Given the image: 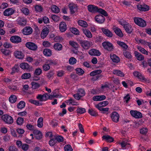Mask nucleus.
<instances>
[{
    "label": "nucleus",
    "instance_id": "b1692460",
    "mask_svg": "<svg viewBox=\"0 0 151 151\" xmlns=\"http://www.w3.org/2000/svg\"><path fill=\"white\" fill-rule=\"evenodd\" d=\"M60 30L62 32H65L67 29V25L66 23L64 22H61L59 24Z\"/></svg>",
    "mask_w": 151,
    "mask_h": 151
},
{
    "label": "nucleus",
    "instance_id": "bf43d9fd",
    "mask_svg": "<svg viewBox=\"0 0 151 151\" xmlns=\"http://www.w3.org/2000/svg\"><path fill=\"white\" fill-rule=\"evenodd\" d=\"M98 12L100 13L102 15H104L106 17L108 15L107 12L102 9L100 8L99 9Z\"/></svg>",
    "mask_w": 151,
    "mask_h": 151
},
{
    "label": "nucleus",
    "instance_id": "f8f14e48",
    "mask_svg": "<svg viewBox=\"0 0 151 151\" xmlns=\"http://www.w3.org/2000/svg\"><path fill=\"white\" fill-rule=\"evenodd\" d=\"M137 9L140 11H147L149 9V7L147 5L144 4H138L137 6Z\"/></svg>",
    "mask_w": 151,
    "mask_h": 151
},
{
    "label": "nucleus",
    "instance_id": "774afa93",
    "mask_svg": "<svg viewBox=\"0 0 151 151\" xmlns=\"http://www.w3.org/2000/svg\"><path fill=\"white\" fill-rule=\"evenodd\" d=\"M9 151H17L18 149L15 146H11L9 148Z\"/></svg>",
    "mask_w": 151,
    "mask_h": 151
},
{
    "label": "nucleus",
    "instance_id": "a18cd8bd",
    "mask_svg": "<svg viewBox=\"0 0 151 151\" xmlns=\"http://www.w3.org/2000/svg\"><path fill=\"white\" fill-rule=\"evenodd\" d=\"M137 48L141 53L146 55H148V52L144 48L140 46H137Z\"/></svg>",
    "mask_w": 151,
    "mask_h": 151
},
{
    "label": "nucleus",
    "instance_id": "423d86ee",
    "mask_svg": "<svg viewBox=\"0 0 151 151\" xmlns=\"http://www.w3.org/2000/svg\"><path fill=\"white\" fill-rule=\"evenodd\" d=\"M130 113L133 117L136 118H140L142 116L141 112L136 110H131Z\"/></svg>",
    "mask_w": 151,
    "mask_h": 151
},
{
    "label": "nucleus",
    "instance_id": "ea45409f",
    "mask_svg": "<svg viewBox=\"0 0 151 151\" xmlns=\"http://www.w3.org/2000/svg\"><path fill=\"white\" fill-rule=\"evenodd\" d=\"M102 71L100 70H96L91 72L90 73V75L92 76H96L98 74L101 73Z\"/></svg>",
    "mask_w": 151,
    "mask_h": 151
},
{
    "label": "nucleus",
    "instance_id": "72a5a7b5",
    "mask_svg": "<svg viewBox=\"0 0 151 151\" xmlns=\"http://www.w3.org/2000/svg\"><path fill=\"white\" fill-rule=\"evenodd\" d=\"M28 101L31 103L35 104L36 106H41L42 104L38 101L34 100L32 99H29Z\"/></svg>",
    "mask_w": 151,
    "mask_h": 151
},
{
    "label": "nucleus",
    "instance_id": "dca6fc26",
    "mask_svg": "<svg viewBox=\"0 0 151 151\" xmlns=\"http://www.w3.org/2000/svg\"><path fill=\"white\" fill-rule=\"evenodd\" d=\"M19 66L22 69H25L28 71L31 70V67L28 64L26 63H22L20 64Z\"/></svg>",
    "mask_w": 151,
    "mask_h": 151
},
{
    "label": "nucleus",
    "instance_id": "aec40b11",
    "mask_svg": "<svg viewBox=\"0 0 151 151\" xmlns=\"http://www.w3.org/2000/svg\"><path fill=\"white\" fill-rule=\"evenodd\" d=\"M14 56L17 58L22 59L24 57L23 54L21 51L16 50L14 53Z\"/></svg>",
    "mask_w": 151,
    "mask_h": 151
},
{
    "label": "nucleus",
    "instance_id": "4d7b16f0",
    "mask_svg": "<svg viewBox=\"0 0 151 151\" xmlns=\"http://www.w3.org/2000/svg\"><path fill=\"white\" fill-rule=\"evenodd\" d=\"M77 93L80 95L81 97L84 96L85 94L84 90L83 89H79Z\"/></svg>",
    "mask_w": 151,
    "mask_h": 151
},
{
    "label": "nucleus",
    "instance_id": "1a4fd4ad",
    "mask_svg": "<svg viewBox=\"0 0 151 151\" xmlns=\"http://www.w3.org/2000/svg\"><path fill=\"white\" fill-rule=\"evenodd\" d=\"M88 10L90 12L94 13L98 12L99 8L98 7L93 5H89L87 6Z\"/></svg>",
    "mask_w": 151,
    "mask_h": 151
},
{
    "label": "nucleus",
    "instance_id": "4468645a",
    "mask_svg": "<svg viewBox=\"0 0 151 151\" xmlns=\"http://www.w3.org/2000/svg\"><path fill=\"white\" fill-rule=\"evenodd\" d=\"M103 33L106 36L109 37H111L113 36V34L112 32L109 29L102 28L101 29Z\"/></svg>",
    "mask_w": 151,
    "mask_h": 151
},
{
    "label": "nucleus",
    "instance_id": "20e7f679",
    "mask_svg": "<svg viewBox=\"0 0 151 151\" xmlns=\"http://www.w3.org/2000/svg\"><path fill=\"white\" fill-rule=\"evenodd\" d=\"M102 45L104 48L108 51H112L114 49L112 44L109 42H104Z\"/></svg>",
    "mask_w": 151,
    "mask_h": 151
},
{
    "label": "nucleus",
    "instance_id": "de8ad7c7",
    "mask_svg": "<svg viewBox=\"0 0 151 151\" xmlns=\"http://www.w3.org/2000/svg\"><path fill=\"white\" fill-rule=\"evenodd\" d=\"M113 73L114 74L116 75L117 76L123 77L124 76L123 73L120 70H115L113 71Z\"/></svg>",
    "mask_w": 151,
    "mask_h": 151
},
{
    "label": "nucleus",
    "instance_id": "f704fd0d",
    "mask_svg": "<svg viewBox=\"0 0 151 151\" xmlns=\"http://www.w3.org/2000/svg\"><path fill=\"white\" fill-rule=\"evenodd\" d=\"M88 113L91 116H96L98 115L97 112L91 108L88 109Z\"/></svg>",
    "mask_w": 151,
    "mask_h": 151
},
{
    "label": "nucleus",
    "instance_id": "603ef678",
    "mask_svg": "<svg viewBox=\"0 0 151 151\" xmlns=\"http://www.w3.org/2000/svg\"><path fill=\"white\" fill-rule=\"evenodd\" d=\"M31 77V74L30 73H24L23 74L21 77L22 79H26L29 78Z\"/></svg>",
    "mask_w": 151,
    "mask_h": 151
},
{
    "label": "nucleus",
    "instance_id": "f257e3e1",
    "mask_svg": "<svg viewBox=\"0 0 151 151\" xmlns=\"http://www.w3.org/2000/svg\"><path fill=\"white\" fill-rule=\"evenodd\" d=\"M134 21L136 24L140 27H144L146 26V22L141 18L134 17Z\"/></svg>",
    "mask_w": 151,
    "mask_h": 151
},
{
    "label": "nucleus",
    "instance_id": "4be33fe9",
    "mask_svg": "<svg viewBox=\"0 0 151 151\" xmlns=\"http://www.w3.org/2000/svg\"><path fill=\"white\" fill-rule=\"evenodd\" d=\"M49 32V29L47 27L44 28L42 30L41 34V37L44 39L45 38Z\"/></svg>",
    "mask_w": 151,
    "mask_h": 151
},
{
    "label": "nucleus",
    "instance_id": "338daca9",
    "mask_svg": "<svg viewBox=\"0 0 151 151\" xmlns=\"http://www.w3.org/2000/svg\"><path fill=\"white\" fill-rule=\"evenodd\" d=\"M1 51L5 55H8L9 54V51L4 49H1Z\"/></svg>",
    "mask_w": 151,
    "mask_h": 151
},
{
    "label": "nucleus",
    "instance_id": "9b49d317",
    "mask_svg": "<svg viewBox=\"0 0 151 151\" xmlns=\"http://www.w3.org/2000/svg\"><path fill=\"white\" fill-rule=\"evenodd\" d=\"M111 117L114 122L116 123L119 121V116L116 112H114L111 114Z\"/></svg>",
    "mask_w": 151,
    "mask_h": 151
},
{
    "label": "nucleus",
    "instance_id": "c85d7f7f",
    "mask_svg": "<svg viewBox=\"0 0 151 151\" xmlns=\"http://www.w3.org/2000/svg\"><path fill=\"white\" fill-rule=\"evenodd\" d=\"M55 72L53 70H50L46 74V76L49 80L52 79L54 76Z\"/></svg>",
    "mask_w": 151,
    "mask_h": 151
},
{
    "label": "nucleus",
    "instance_id": "a19ab883",
    "mask_svg": "<svg viewBox=\"0 0 151 151\" xmlns=\"http://www.w3.org/2000/svg\"><path fill=\"white\" fill-rule=\"evenodd\" d=\"M78 23L80 26L84 27H87L88 26L87 22L82 20H79L78 22Z\"/></svg>",
    "mask_w": 151,
    "mask_h": 151
},
{
    "label": "nucleus",
    "instance_id": "13d9d810",
    "mask_svg": "<svg viewBox=\"0 0 151 151\" xmlns=\"http://www.w3.org/2000/svg\"><path fill=\"white\" fill-rule=\"evenodd\" d=\"M76 111L78 113L80 114H82L85 112L86 110L84 108L78 107Z\"/></svg>",
    "mask_w": 151,
    "mask_h": 151
},
{
    "label": "nucleus",
    "instance_id": "6ab92c4d",
    "mask_svg": "<svg viewBox=\"0 0 151 151\" xmlns=\"http://www.w3.org/2000/svg\"><path fill=\"white\" fill-rule=\"evenodd\" d=\"M18 24L22 26H24L26 24L27 21L24 17H19L17 20Z\"/></svg>",
    "mask_w": 151,
    "mask_h": 151
},
{
    "label": "nucleus",
    "instance_id": "864d4df0",
    "mask_svg": "<svg viewBox=\"0 0 151 151\" xmlns=\"http://www.w3.org/2000/svg\"><path fill=\"white\" fill-rule=\"evenodd\" d=\"M123 54L125 57L128 59H131L132 58V56L130 52L124 50L123 51Z\"/></svg>",
    "mask_w": 151,
    "mask_h": 151
},
{
    "label": "nucleus",
    "instance_id": "cd10ccee",
    "mask_svg": "<svg viewBox=\"0 0 151 151\" xmlns=\"http://www.w3.org/2000/svg\"><path fill=\"white\" fill-rule=\"evenodd\" d=\"M69 8L71 14H73L77 10V6L75 4H70L69 5Z\"/></svg>",
    "mask_w": 151,
    "mask_h": 151
},
{
    "label": "nucleus",
    "instance_id": "79ce46f5",
    "mask_svg": "<svg viewBox=\"0 0 151 151\" xmlns=\"http://www.w3.org/2000/svg\"><path fill=\"white\" fill-rule=\"evenodd\" d=\"M54 138L55 141L59 142H62L63 140V137L60 135H54Z\"/></svg>",
    "mask_w": 151,
    "mask_h": 151
},
{
    "label": "nucleus",
    "instance_id": "39448f33",
    "mask_svg": "<svg viewBox=\"0 0 151 151\" xmlns=\"http://www.w3.org/2000/svg\"><path fill=\"white\" fill-rule=\"evenodd\" d=\"M79 42L81 46L84 49H88L91 46V42L88 41L81 40Z\"/></svg>",
    "mask_w": 151,
    "mask_h": 151
},
{
    "label": "nucleus",
    "instance_id": "3c124183",
    "mask_svg": "<svg viewBox=\"0 0 151 151\" xmlns=\"http://www.w3.org/2000/svg\"><path fill=\"white\" fill-rule=\"evenodd\" d=\"M76 73L79 75H82L84 73V71L81 68H77L76 69Z\"/></svg>",
    "mask_w": 151,
    "mask_h": 151
},
{
    "label": "nucleus",
    "instance_id": "5fc2aeb1",
    "mask_svg": "<svg viewBox=\"0 0 151 151\" xmlns=\"http://www.w3.org/2000/svg\"><path fill=\"white\" fill-rule=\"evenodd\" d=\"M69 44L72 47L76 48H78L79 46L78 44L77 43L72 41H70L69 42Z\"/></svg>",
    "mask_w": 151,
    "mask_h": 151
},
{
    "label": "nucleus",
    "instance_id": "09e8293b",
    "mask_svg": "<svg viewBox=\"0 0 151 151\" xmlns=\"http://www.w3.org/2000/svg\"><path fill=\"white\" fill-rule=\"evenodd\" d=\"M117 43L119 46H121V47L124 49H126L128 48V46L126 45L125 43L123 42L117 41Z\"/></svg>",
    "mask_w": 151,
    "mask_h": 151
},
{
    "label": "nucleus",
    "instance_id": "f3484780",
    "mask_svg": "<svg viewBox=\"0 0 151 151\" xmlns=\"http://www.w3.org/2000/svg\"><path fill=\"white\" fill-rule=\"evenodd\" d=\"M88 53L91 55L99 56L101 55V53L99 50L94 49L90 50L89 51Z\"/></svg>",
    "mask_w": 151,
    "mask_h": 151
},
{
    "label": "nucleus",
    "instance_id": "412c9836",
    "mask_svg": "<svg viewBox=\"0 0 151 151\" xmlns=\"http://www.w3.org/2000/svg\"><path fill=\"white\" fill-rule=\"evenodd\" d=\"M14 12V10L11 8L6 9L4 12V14L5 16H8L12 14Z\"/></svg>",
    "mask_w": 151,
    "mask_h": 151
},
{
    "label": "nucleus",
    "instance_id": "c03bdc74",
    "mask_svg": "<svg viewBox=\"0 0 151 151\" xmlns=\"http://www.w3.org/2000/svg\"><path fill=\"white\" fill-rule=\"evenodd\" d=\"M25 103L23 101H20L17 104V107L19 109H22L25 106Z\"/></svg>",
    "mask_w": 151,
    "mask_h": 151
},
{
    "label": "nucleus",
    "instance_id": "8fccbe9b",
    "mask_svg": "<svg viewBox=\"0 0 151 151\" xmlns=\"http://www.w3.org/2000/svg\"><path fill=\"white\" fill-rule=\"evenodd\" d=\"M21 11L26 15H28L29 14V10L26 8L23 7L21 9Z\"/></svg>",
    "mask_w": 151,
    "mask_h": 151
},
{
    "label": "nucleus",
    "instance_id": "6e6d98bb",
    "mask_svg": "<svg viewBox=\"0 0 151 151\" xmlns=\"http://www.w3.org/2000/svg\"><path fill=\"white\" fill-rule=\"evenodd\" d=\"M76 59L73 57L70 58L69 60V63L70 65H74L76 62Z\"/></svg>",
    "mask_w": 151,
    "mask_h": 151
},
{
    "label": "nucleus",
    "instance_id": "0eeeda50",
    "mask_svg": "<svg viewBox=\"0 0 151 151\" xmlns=\"http://www.w3.org/2000/svg\"><path fill=\"white\" fill-rule=\"evenodd\" d=\"M26 46L29 49L32 50H36L37 48V46L35 43L30 42H27L25 44Z\"/></svg>",
    "mask_w": 151,
    "mask_h": 151
},
{
    "label": "nucleus",
    "instance_id": "c756f323",
    "mask_svg": "<svg viewBox=\"0 0 151 151\" xmlns=\"http://www.w3.org/2000/svg\"><path fill=\"white\" fill-rule=\"evenodd\" d=\"M53 48L56 51H60L62 50L63 46L61 44L57 43L54 45Z\"/></svg>",
    "mask_w": 151,
    "mask_h": 151
},
{
    "label": "nucleus",
    "instance_id": "a211bd4d",
    "mask_svg": "<svg viewBox=\"0 0 151 151\" xmlns=\"http://www.w3.org/2000/svg\"><path fill=\"white\" fill-rule=\"evenodd\" d=\"M126 32L128 33H131L132 31V29L131 26L129 23L124 24H122Z\"/></svg>",
    "mask_w": 151,
    "mask_h": 151
},
{
    "label": "nucleus",
    "instance_id": "a878e982",
    "mask_svg": "<svg viewBox=\"0 0 151 151\" xmlns=\"http://www.w3.org/2000/svg\"><path fill=\"white\" fill-rule=\"evenodd\" d=\"M110 57L112 61L114 62L118 63L120 61L119 57L116 55L111 54L110 55Z\"/></svg>",
    "mask_w": 151,
    "mask_h": 151
},
{
    "label": "nucleus",
    "instance_id": "052dcab7",
    "mask_svg": "<svg viewBox=\"0 0 151 151\" xmlns=\"http://www.w3.org/2000/svg\"><path fill=\"white\" fill-rule=\"evenodd\" d=\"M16 122L17 124L22 125L23 123L24 119L22 117H19L17 119Z\"/></svg>",
    "mask_w": 151,
    "mask_h": 151
},
{
    "label": "nucleus",
    "instance_id": "37998d69",
    "mask_svg": "<svg viewBox=\"0 0 151 151\" xmlns=\"http://www.w3.org/2000/svg\"><path fill=\"white\" fill-rule=\"evenodd\" d=\"M19 70V68L18 65H15L14 67L12 68V72L11 74H13L15 73L18 72Z\"/></svg>",
    "mask_w": 151,
    "mask_h": 151
},
{
    "label": "nucleus",
    "instance_id": "7c9ffc66",
    "mask_svg": "<svg viewBox=\"0 0 151 151\" xmlns=\"http://www.w3.org/2000/svg\"><path fill=\"white\" fill-rule=\"evenodd\" d=\"M109 104V102L107 101H103L97 104H96L95 105V106L96 108L103 107Z\"/></svg>",
    "mask_w": 151,
    "mask_h": 151
},
{
    "label": "nucleus",
    "instance_id": "4c0bfd02",
    "mask_svg": "<svg viewBox=\"0 0 151 151\" xmlns=\"http://www.w3.org/2000/svg\"><path fill=\"white\" fill-rule=\"evenodd\" d=\"M43 53L46 56H50L52 55V51L50 49H46L44 50Z\"/></svg>",
    "mask_w": 151,
    "mask_h": 151
},
{
    "label": "nucleus",
    "instance_id": "473e14b6",
    "mask_svg": "<svg viewBox=\"0 0 151 151\" xmlns=\"http://www.w3.org/2000/svg\"><path fill=\"white\" fill-rule=\"evenodd\" d=\"M135 54L137 59L139 60H142L144 59V57L141 54L138 52L135 51Z\"/></svg>",
    "mask_w": 151,
    "mask_h": 151
},
{
    "label": "nucleus",
    "instance_id": "c9c22d12",
    "mask_svg": "<svg viewBox=\"0 0 151 151\" xmlns=\"http://www.w3.org/2000/svg\"><path fill=\"white\" fill-rule=\"evenodd\" d=\"M9 101L11 103H14L16 102L17 100V96L14 95H11L9 99Z\"/></svg>",
    "mask_w": 151,
    "mask_h": 151
},
{
    "label": "nucleus",
    "instance_id": "e433bc0d",
    "mask_svg": "<svg viewBox=\"0 0 151 151\" xmlns=\"http://www.w3.org/2000/svg\"><path fill=\"white\" fill-rule=\"evenodd\" d=\"M51 8L53 12L55 13H58L60 12L59 9L55 5H52Z\"/></svg>",
    "mask_w": 151,
    "mask_h": 151
},
{
    "label": "nucleus",
    "instance_id": "680f3d73",
    "mask_svg": "<svg viewBox=\"0 0 151 151\" xmlns=\"http://www.w3.org/2000/svg\"><path fill=\"white\" fill-rule=\"evenodd\" d=\"M71 32L73 34L78 35H79V31L78 29L75 28H72L71 29Z\"/></svg>",
    "mask_w": 151,
    "mask_h": 151
},
{
    "label": "nucleus",
    "instance_id": "6e6552de",
    "mask_svg": "<svg viewBox=\"0 0 151 151\" xmlns=\"http://www.w3.org/2000/svg\"><path fill=\"white\" fill-rule=\"evenodd\" d=\"M23 34L25 35H28L32 33L33 30L30 27H26L22 30Z\"/></svg>",
    "mask_w": 151,
    "mask_h": 151
},
{
    "label": "nucleus",
    "instance_id": "5701e85b",
    "mask_svg": "<svg viewBox=\"0 0 151 151\" xmlns=\"http://www.w3.org/2000/svg\"><path fill=\"white\" fill-rule=\"evenodd\" d=\"M106 99L104 95L96 96L93 97V99L95 101H101L104 100Z\"/></svg>",
    "mask_w": 151,
    "mask_h": 151
},
{
    "label": "nucleus",
    "instance_id": "2f4dec72",
    "mask_svg": "<svg viewBox=\"0 0 151 151\" xmlns=\"http://www.w3.org/2000/svg\"><path fill=\"white\" fill-rule=\"evenodd\" d=\"M82 31L83 33L88 38H91L92 37V35L91 32L88 29H83Z\"/></svg>",
    "mask_w": 151,
    "mask_h": 151
},
{
    "label": "nucleus",
    "instance_id": "e2e57ef3",
    "mask_svg": "<svg viewBox=\"0 0 151 151\" xmlns=\"http://www.w3.org/2000/svg\"><path fill=\"white\" fill-rule=\"evenodd\" d=\"M32 88L33 89H35L38 88L40 86V84L37 83L33 82L32 83Z\"/></svg>",
    "mask_w": 151,
    "mask_h": 151
},
{
    "label": "nucleus",
    "instance_id": "9d476101",
    "mask_svg": "<svg viewBox=\"0 0 151 151\" xmlns=\"http://www.w3.org/2000/svg\"><path fill=\"white\" fill-rule=\"evenodd\" d=\"M95 19L96 22L99 24L103 23L105 19L104 17L101 14H99L96 16Z\"/></svg>",
    "mask_w": 151,
    "mask_h": 151
},
{
    "label": "nucleus",
    "instance_id": "bb28decb",
    "mask_svg": "<svg viewBox=\"0 0 151 151\" xmlns=\"http://www.w3.org/2000/svg\"><path fill=\"white\" fill-rule=\"evenodd\" d=\"M114 30L115 33L118 36L120 37H122L123 36V34L121 30L118 27H116L114 29Z\"/></svg>",
    "mask_w": 151,
    "mask_h": 151
},
{
    "label": "nucleus",
    "instance_id": "69168bd1",
    "mask_svg": "<svg viewBox=\"0 0 151 151\" xmlns=\"http://www.w3.org/2000/svg\"><path fill=\"white\" fill-rule=\"evenodd\" d=\"M35 11L37 12H40L43 10V8L40 5H37L35 7Z\"/></svg>",
    "mask_w": 151,
    "mask_h": 151
},
{
    "label": "nucleus",
    "instance_id": "7ed1b4c3",
    "mask_svg": "<svg viewBox=\"0 0 151 151\" xmlns=\"http://www.w3.org/2000/svg\"><path fill=\"white\" fill-rule=\"evenodd\" d=\"M2 119L7 124H11L13 122V119L12 117L8 114L3 115L2 116Z\"/></svg>",
    "mask_w": 151,
    "mask_h": 151
},
{
    "label": "nucleus",
    "instance_id": "58836bf2",
    "mask_svg": "<svg viewBox=\"0 0 151 151\" xmlns=\"http://www.w3.org/2000/svg\"><path fill=\"white\" fill-rule=\"evenodd\" d=\"M35 137L37 139H40L42 137V134L40 131H36L35 132Z\"/></svg>",
    "mask_w": 151,
    "mask_h": 151
},
{
    "label": "nucleus",
    "instance_id": "0e129e2a",
    "mask_svg": "<svg viewBox=\"0 0 151 151\" xmlns=\"http://www.w3.org/2000/svg\"><path fill=\"white\" fill-rule=\"evenodd\" d=\"M64 149L65 151H73L71 146L69 145H65L64 147Z\"/></svg>",
    "mask_w": 151,
    "mask_h": 151
},
{
    "label": "nucleus",
    "instance_id": "f03ea898",
    "mask_svg": "<svg viewBox=\"0 0 151 151\" xmlns=\"http://www.w3.org/2000/svg\"><path fill=\"white\" fill-rule=\"evenodd\" d=\"M36 98L40 101H45L48 99H50V94L45 93L43 95L38 94Z\"/></svg>",
    "mask_w": 151,
    "mask_h": 151
},
{
    "label": "nucleus",
    "instance_id": "ddd939ff",
    "mask_svg": "<svg viewBox=\"0 0 151 151\" xmlns=\"http://www.w3.org/2000/svg\"><path fill=\"white\" fill-rule=\"evenodd\" d=\"M10 40L12 42L15 43H18L22 41L21 37L16 35L12 37L10 39Z\"/></svg>",
    "mask_w": 151,
    "mask_h": 151
},
{
    "label": "nucleus",
    "instance_id": "49530a36",
    "mask_svg": "<svg viewBox=\"0 0 151 151\" xmlns=\"http://www.w3.org/2000/svg\"><path fill=\"white\" fill-rule=\"evenodd\" d=\"M43 119L42 117H40L37 121V125L39 127L41 128L43 126Z\"/></svg>",
    "mask_w": 151,
    "mask_h": 151
},
{
    "label": "nucleus",
    "instance_id": "393cba45",
    "mask_svg": "<svg viewBox=\"0 0 151 151\" xmlns=\"http://www.w3.org/2000/svg\"><path fill=\"white\" fill-rule=\"evenodd\" d=\"M102 138L103 139H104L106 142H113L114 140L113 138L108 135H104Z\"/></svg>",
    "mask_w": 151,
    "mask_h": 151
},
{
    "label": "nucleus",
    "instance_id": "2eb2a0df",
    "mask_svg": "<svg viewBox=\"0 0 151 151\" xmlns=\"http://www.w3.org/2000/svg\"><path fill=\"white\" fill-rule=\"evenodd\" d=\"M119 144L124 149H127L131 147L130 144L128 142L127 140L122 141L121 142H119Z\"/></svg>",
    "mask_w": 151,
    "mask_h": 151
}]
</instances>
